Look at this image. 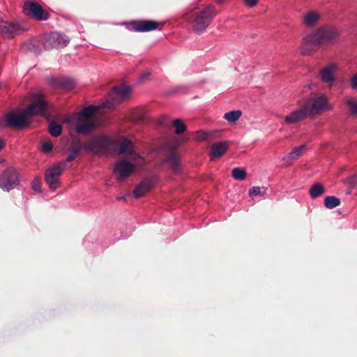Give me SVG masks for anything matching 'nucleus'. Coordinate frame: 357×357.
<instances>
[{
	"label": "nucleus",
	"instance_id": "f257e3e1",
	"mask_svg": "<svg viewBox=\"0 0 357 357\" xmlns=\"http://www.w3.org/2000/svg\"><path fill=\"white\" fill-rule=\"evenodd\" d=\"M102 109L105 108L102 104L89 105L80 112L67 116L65 122L70 129H74L77 133H88L99 125L100 121L97 114L102 113Z\"/></svg>",
	"mask_w": 357,
	"mask_h": 357
},
{
	"label": "nucleus",
	"instance_id": "f03ea898",
	"mask_svg": "<svg viewBox=\"0 0 357 357\" xmlns=\"http://www.w3.org/2000/svg\"><path fill=\"white\" fill-rule=\"evenodd\" d=\"M303 105L310 117L319 116L333 109L329 98L324 93H313L303 101Z\"/></svg>",
	"mask_w": 357,
	"mask_h": 357
},
{
	"label": "nucleus",
	"instance_id": "7ed1b4c3",
	"mask_svg": "<svg viewBox=\"0 0 357 357\" xmlns=\"http://www.w3.org/2000/svg\"><path fill=\"white\" fill-rule=\"evenodd\" d=\"M130 162L125 160L118 161L114 167V174L119 181H122L131 175L137 168L142 167L145 159L139 155H134L130 158Z\"/></svg>",
	"mask_w": 357,
	"mask_h": 357
},
{
	"label": "nucleus",
	"instance_id": "20e7f679",
	"mask_svg": "<svg viewBox=\"0 0 357 357\" xmlns=\"http://www.w3.org/2000/svg\"><path fill=\"white\" fill-rule=\"evenodd\" d=\"M215 15V13L213 8L207 6L202 10L193 12L190 15L185 16V18L191 23L195 32L201 33L208 26Z\"/></svg>",
	"mask_w": 357,
	"mask_h": 357
},
{
	"label": "nucleus",
	"instance_id": "39448f33",
	"mask_svg": "<svg viewBox=\"0 0 357 357\" xmlns=\"http://www.w3.org/2000/svg\"><path fill=\"white\" fill-rule=\"evenodd\" d=\"M324 45L318 29L305 35L301 43L300 50L303 55H310L315 52L316 48Z\"/></svg>",
	"mask_w": 357,
	"mask_h": 357
},
{
	"label": "nucleus",
	"instance_id": "423d86ee",
	"mask_svg": "<svg viewBox=\"0 0 357 357\" xmlns=\"http://www.w3.org/2000/svg\"><path fill=\"white\" fill-rule=\"evenodd\" d=\"M132 93L131 88L128 85H121L115 88L109 94V99L102 103L105 109H110L114 105H117L127 99Z\"/></svg>",
	"mask_w": 357,
	"mask_h": 357
},
{
	"label": "nucleus",
	"instance_id": "0eeeda50",
	"mask_svg": "<svg viewBox=\"0 0 357 357\" xmlns=\"http://www.w3.org/2000/svg\"><path fill=\"white\" fill-rule=\"evenodd\" d=\"M65 166V163L55 164L45 171V180L51 190H55L60 186V176Z\"/></svg>",
	"mask_w": 357,
	"mask_h": 357
},
{
	"label": "nucleus",
	"instance_id": "6e6552de",
	"mask_svg": "<svg viewBox=\"0 0 357 357\" xmlns=\"http://www.w3.org/2000/svg\"><path fill=\"white\" fill-rule=\"evenodd\" d=\"M47 102L45 98L40 94H33L31 96V102L26 109V113L31 118L33 116L45 115L47 108Z\"/></svg>",
	"mask_w": 357,
	"mask_h": 357
},
{
	"label": "nucleus",
	"instance_id": "1a4fd4ad",
	"mask_svg": "<svg viewBox=\"0 0 357 357\" xmlns=\"http://www.w3.org/2000/svg\"><path fill=\"white\" fill-rule=\"evenodd\" d=\"M8 125L14 128H23L31 122V117L26 109L18 112H11L5 116Z\"/></svg>",
	"mask_w": 357,
	"mask_h": 357
},
{
	"label": "nucleus",
	"instance_id": "9d476101",
	"mask_svg": "<svg viewBox=\"0 0 357 357\" xmlns=\"http://www.w3.org/2000/svg\"><path fill=\"white\" fill-rule=\"evenodd\" d=\"M339 66L335 63H331L323 67L319 73L321 81L327 84L329 88L333 86L336 79Z\"/></svg>",
	"mask_w": 357,
	"mask_h": 357
},
{
	"label": "nucleus",
	"instance_id": "9b49d317",
	"mask_svg": "<svg viewBox=\"0 0 357 357\" xmlns=\"http://www.w3.org/2000/svg\"><path fill=\"white\" fill-rule=\"evenodd\" d=\"M18 173L15 168H8L0 177V187L5 191H9L17 185Z\"/></svg>",
	"mask_w": 357,
	"mask_h": 357
},
{
	"label": "nucleus",
	"instance_id": "f8f14e48",
	"mask_svg": "<svg viewBox=\"0 0 357 357\" xmlns=\"http://www.w3.org/2000/svg\"><path fill=\"white\" fill-rule=\"evenodd\" d=\"M317 29L324 45L333 44L340 37V31L338 28L335 26H322Z\"/></svg>",
	"mask_w": 357,
	"mask_h": 357
},
{
	"label": "nucleus",
	"instance_id": "ddd939ff",
	"mask_svg": "<svg viewBox=\"0 0 357 357\" xmlns=\"http://www.w3.org/2000/svg\"><path fill=\"white\" fill-rule=\"evenodd\" d=\"M25 15L38 20H45L49 17L48 13L37 3L27 1L24 5Z\"/></svg>",
	"mask_w": 357,
	"mask_h": 357
},
{
	"label": "nucleus",
	"instance_id": "4468645a",
	"mask_svg": "<svg viewBox=\"0 0 357 357\" xmlns=\"http://www.w3.org/2000/svg\"><path fill=\"white\" fill-rule=\"evenodd\" d=\"M322 14L317 9L307 10L301 17V22L306 28H314L321 21Z\"/></svg>",
	"mask_w": 357,
	"mask_h": 357
},
{
	"label": "nucleus",
	"instance_id": "2eb2a0df",
	"mask_svg": "<svg viewBox=\"0 0 357 357\" xmlns=\"http://www.w3.org/2000/svg\"><path fill=\"white\" fill-rule=\"evenodd\" d=\"M112 143L111 138L105 136H100L89 141L86 146L94 153H100L109 148Z\"/></svg>",
	"mask_w": 357,
	"mask_h": 357
},
{
	"label": "nucleus",
	"instance_id": "dca6fc26",
	"mask_svg": "<svg viewBox=\"0 0 357 357\" xmlns=\"http://www.w3.org/2000/svg\"><path fill=\"white\" fill-rule=\"evenodd\" d=\"M68 43V40L66 36L55 32L47 36L44 45L46 49L59 48L66 46Z\"/></svg>",
	"mask_w": 357,
	"mask_h": 357
},
{
	"label": "nucleus",
	"instance_id": "f3484780",
	"mask_svg": "<svg viewBox=\"0 0 357 357\" xmlns=\"http://www.w3.org/2000/svg\"><path fill=\"white\" fill-rule=\"evenodd\" d=\"M308 114L305 111L303 105L299 109H295L289 114L284 116V120L286 124L291 125L296 124L308 117Z\"/></svg>",
	"mask_w": 357,
	"mask_h": 357
},
{
	"label": "nucleus",
	"instance_id": "a211bd4d",
	"mask_svg": "<svg viewBox=\"0 0 357 357\" xmlns=\"http://www.w3.org/2000/svg\"><path fill=\"white\" fill-rule=\"evenodd\" d=\"M132 29L135 31L146 32L158 29V22L153 20H143L132 23Z\"/></svg>",
	"mask_w": 357,
	"mask_h": 357
},
{
	"label": "nucleus",
	"instance_id": "6ab92c4d",
	"mask_svg": "<svg viewBox=\"0 0 357 357\" xmlns=\"http://www.w3.org/2000/svg\"><path fill=\"white\" fill-rule=\"evenodd\" d=\"M228 146V142H221L213 144L211 145L210 153L211 160H215L222 156L227 151Z\"/></svg>",
	"mask_w": 357,
	"mask_h": 357
},
{
	"label": "nucleus",
	"instance_id": "aec40b11",
	"mask_svg": "<svg viewBox=\"0 0 357 357\" xmlns=\"http://www.w3.org/2000/svg\"><path fill=\"white\" fill-rule=\"evenodd\" d=\"M305 150L306 146L305 145L294 147L287 156L282 159L284 161V165L289 166L292 164L294 161L300 158L305 153Z\"/></svg>",
	"mask_w": 357,
	"mask_h": 357
},
{
	"label": "nucleus",
	"instance_id": "412c9836",
	"mask_svg": "<svg viewBox=\"0 0 357 357\" xmlns=\"http://www.w3.org/2000/svg\"><path fill=\"white\" fill-rule=\"evenodd\" d=\"M153 183L151 180H144L134 190V197L136 198H139L144 196L153 188Z\"/></svg>",
	"mask_w": 357,
	"mask_h": 357
},
{
	"label": "nucleus",
	"instance_id": "4be33fe9",
	"mask_svg": "<svg viewBox=\"0 0 357 357\" xmlns=\"http://www.w3.org/2000/svg\"><path fill=\"white\" fill-rule=\"evenodd\" d=\"M119 153H125L130 157H133L134 155H137L133 151V145L130 141L125 138L122 139L121 144L119 147Z\"/></svg>",
	"mask_w": 357,
	"mask_h": 357
},
{
	"label": "nucleus",
	"instance_id": "5701e85b",
	"mask_svg": "<svg viewBox=\"0 0 357 357\" xmlns=\"http://www.w3.org/2000/svg\"><path fill=\"white\" fill-rule=\"evenodd\" d=\"M344 102L349 114L357 116V100L351 96H346Z\"/></svg>",
	"mask_w": 357,
	"mask_h": 357
},
{
	"label": "nucleus",
	"instance_id": "b1692460",
	"mask_svg": "<svg viewBox=\"0 0 357 357\" xmlns=\"http://www.w3.org/2000/svg\"><path fill=\"white\" fill-rule=\"evenodd\" d=\"M325 193V188L324 186L319 183H314L309 190V194L312 199L317 198L321 197Z\"/></svg>",
	"mask_w": 357,
	"mask_h": 357
},
{
	"label": "nucleus",
	"instance_id": "393cba45",
	"mask_svg": "<svg viewBox=\"0 0 357 357\" xmlns=\"http://www.w3.org/2000/svg\"><path fill=\"white\" fill-rule=\"evenodd\" d=\"M17 26L13 23L3 22L0 31L7 37H13L17 31Z\"/></svg>",
	"mask_w": 357,
	"mask_h": 357
},
{
	"label": "nucleus",
	"instance_id": "a878e982",
	"mask_svg": "<svg viewBox=\"0 0 357 357\" xmlns=\"http://www.w3.org/2000/svg\"><path fill=\"white\" fill-rule=\"evenodd\" d=\"M340 199L335 196H328L324 199V206L329 209H332L340 206Z\"/></svg>",
	"mask_w": 357,
	"mask_h": 357
},
{
	"label": "nucleus",
	"instance_id": "bb28decb",
	"mask_svg": "<svg viewBox=\"0 0 357 357\" xmlns=\"http://www.w3.org/2000/svg\"><path fill=\"white\" fill-rule=\"evenodd\" d=\"M242 115V112L240 110H232L226 112L224 114V119L229 123H234L237 121Z\"/></svg>",
	"mask_w": 357,
	"mask_h": 357
},
{
	"label": "nucleus",
	"instance_id": "cd10ccee",
	"mask_svg": "<svg viewBox=\"0 0 357 357\" xmlns=\"http://www.w3.org/2000/svg\"><path fill=\"white\" fill-rule=\"evenodd\" d=\"M167 162H168V164L170 166V168L172 170H174L175 172H177L179 170V169H180L179 158L176 154H174V153L171 154L168 157V158L167 160Z\"/></svg>",
	"mask_w": 357,
	"mask_h": 357
},
{
	"label": "nucleus",
	"instance_id": "c85d7f7f",
	"mask_svg": "<svg viewBox=\"0 0 357 357\" xmlns=\"http://www.w3.org/2000/svg\"><path fill=\"white\" fill-rule=\"evenodd\" d=\"M231 175L233 178L238 181H243L246 178V172L240 167H236L232 170Z\"/></svg>",
	"mask_w": 357,
	"mask_h": 357
},
{
	"label": "nucleus",
	"instance_id": "c756f323",
	"mask_svg": "<svg viewBox=\"0 0 357 357\" xmlns=\"http://www.w3.org/2000/svg\"><path fill=\"white\" fill-rule=\"evenodd\" d=\"M62 127L59 124L52 122L49 125V132L53 137H58L61 135Z\"/></svg>",
	"mask_w": 357,
	"mask_h": 357
},
{
	"label": "nucleus",
	"instance_id": "7c9ffc66",
	"mask_svg": "<svg viewBox=\"0 0 357 357\" xmlns=\"http://www.w3.org/2000/svg\"><path fill=\"white\" fill-rule=\"evenodd\" d=\"M172 125L175 128V132L176 134H181L185 132L186 127L184 123L180 119H174L172 122Z\"/></svg>",
	"mask_w": 357,
	"mask_h": 357
},
{
	"label": "nucleus",
	"instance_id": "2f4dec72",
	"mask_svg": "<svg viewBox=\"0 0 357 357\" xmlns=\"http://www.w3.org/2000/svg\"><path fill=\"white\" fill-rule=\"evenodd\" d=\"M132 118L137 121L143 119L144 116V108L142 107H139L134 109L132 112Z\"/></svg>",
	"mask_w": 357,
	"mask_h": 357
},
{
	"label": "nucleus",
	"instance_id": "473e14b6",
	"mask_svg": "<svg viewBox=\"0 0 357 357\" xmlns=\"http://www.w3.org/2000/svg\"><path fill=\"white\" fill-rule=\"evenodd\" d=\"M32 189L40 192L41 191V179L40 177H35L31 183Z\"/></svg>",
	"mask_w": 357,
	"mask_h": 357
},
{
	"label": "nucleus",
	"instance_id": "72a5a7b5",
	"mask_svg": "<svg viewBox=\"0 0 357 357\" xmlns=\"http://www.w3.org/2000/svg\"><path fill=\"white\" fill-rule=\"evenodd\" d=\"M249 195L250 197L254 198L256 196L263 195L261 188L259 186H255L250 189Z\"/></svg>",
	"mask_w": 357,
	"mask_h": 357
},
{
	"label": "nucleus",
	"instance_id": "f704fd0d",
	"mask_svg": "<svg viewBox=\"0 0 357 357\" xmlns=\"http://www.w3.org/2000/svg\"><path fill=\"white\" fill-rule=\"evenodd\" d=\"M208 134L203 131H198L195 135V139L198 142L204 141L208 137Z\"/></svg>",
	"mask_w": 357,
	"mask_h": 357
},
{
	"label": "nucleus",
	"instance_id": "c9c22d12",
	"mask_svg": "<svg viewBox=\"0 0 357 357\" xmlns=\"http://www.w3.org/2000/svg\"><path fill=\"white\" fill-rule=\"evenodd\" d=\"M41 149L45 153H50L52 150V144L50 141H45L42 143Z\"/></svg>",
	"mask_w": 357,
	"mask_h": 357
},
{
	"label": "nucleus",
	"instance_id": "e433bc0d",
	"mask_svg": "<svg viewBox=\"0 0 357 357\" xmlns=\"http://www.w3.org/2000/svg\"><path fill=\"white\" fill-rule=\"evenodd\" d=\"M349 86L354 91H357V73L354 74L349 79Z\"/></svg>",
	"mask_w": 357,
	"mask_h": 357
},
{
	"label": "nucleus",
	"instance_id": "4c0bfd02",
	"mask_svg": "<svg viewBox=\"0 0 357 357\" xmlns=\"http://www.w3.org/2000/svg\"><path fill=\"white\" fill-rule=\"evenodd\" d=\"M245 3L249 7H253L257 3V0H245Z\"/></svg>",
	"mask_w": 357,
	"mask_h": 357
},
{
	"label": "nucleus",
	"instance_id": "58836bf2",
	"mask_svg": "<svg viewBox=\"0 0 357 357\" xmlns=\"http://www.w3.org/2000/svg\"><path fill=\"white\" fill-rule=\"evenodd\" d=\"M4 146H5L4 141L0 138V152L3 149Z\"/></svg>",
	"mask_w": 357,
	"mask_h": 357
},
{
	"label": "nucleus",
	"instance_id": "ea45409f",
	"mask_svg": "<svg viewBox=\"0 0 357 357\" xmlns=\"http://www.w3.org/2000/svg\"><path fill=\"white\" fill-rule=\"evenodd\" d=\"M352 183L354 185H357V176H355L353 178H352Z\"/></svg>",
	"mask_w": 357,
	"mask_h": 357
},
{
	"label": "nucleus",
	"instance_id": "a19ab883",
	"mask_svg": "<svg viewBox=\"0 0 357 357\" xmlns=\"http://www.w3.org/2000/svg\"><path fill=\"white\" fill-rule=\"evenodd\" d=\"M73 159V156H69V157L68 158V161H70V160H72Z\"/></svg>",
	"mask_w": 357,
	"mask_h": 357
},
{
	"label": "nucleus",
	"instance_id": "79ce46f5",
	"mask_svg": "<svg viewBox=\"0 0 357 357\" xmlns=\"http://www.w3.org/2000/svg\"><path fill=\"white\" fill-rule=\"evenodd\" d=\"M225 0H218V3H222L225 1Z\"/></svg>",
	"mask_w": 357,
	"mask_h": 357
},
{
	"label": "nucleus",
	"instance_id": "37998d69",
	"mask_svg": "<svg viewBox=\"0 0 357 357\" xmlns=\"http://www.w3.org/2000/svg\"><path fill=\"white\" fill-rule=\"evenodd\" d=\"M149 75H150V73H145V74L144 75V76H146V77H148V76H149Z\"/></svg>",
	"mask_w": 357,
	"mask_h": 357
}]
</instances>
